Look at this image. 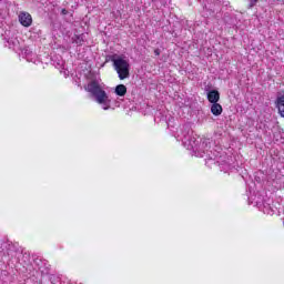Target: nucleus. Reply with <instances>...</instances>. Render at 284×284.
I'll list each match as a JSON object with an SVG mask.
<instances>
[{"mask_svg": "<svg viewBox=\"0 0 284 284\" xmlns=\"http://www.w3.org/2000/svg\"><path fill=\"white\" fill-rule=\"evenodd\" d=\"M22 54L29 63H37V54L30 48H24Z\"/></svg>", "mask_w": 284, "mask_h": 284, "instance_id": "5", "label": "nucleus"}, {"mask_svg": "<svg viewBox=\"0 0 284 284\" xmlns=\"http://www.w3.org/2000/svg\"><path fill=\"white\" fill-rule=\"evenodd\" d=\"M18 18H19V22L24 28H30V26H32V16L30 13L22 11L19 13Z\"/></svg>", "mask_w": 284, "mask_h": 284, "instance_id": "4", "label": "nucleus"}, {"mask_svg": "<svg viewBox=\"0 0 284 284\" xmlns=\"http://www.w3.org/2000/svg\"><path fill=\"white\" fill-rule=\"evenodd\" d=\"M201 148L207 152L210 150V140H203Z\"/></svg>", "mask_w": 284, "mask_h": 284, "instance_id": "11", "label": "nucleus"}, {"mask_svg": "<svg viewBox=\"0 0 284 284\" xmlns=\"http://www.w3.org/2000/svg\"><path fill=\"white\" fill-rule=\"evenodd\" d=\"M84 38H85L84 34L77 36L74 40L77 45H83V42L85 41Z\"/></svg>", "mask_w": 284, "mask_h": 284, "instance_id": "10", "label": "nucleus"}, {"mask_svg": "<svg viewBox=\"0 0 284 284\" xmlns=\"http://www.w3.org/2000/svg\"><path fill=\"white\" fill-rule=\"evenodd\" d=\"M154 54H155V57H159V54H161V50L155 49V50H154Z\"/></svg>", "mask_w": 284, "mask_h": 284, "instance_id": "13", "label": "nucleus"}, {"mask_svg": "<svg viewBox=\"0 0 284 284\" xmlns=\"http://www.w3.org/2000/svg\"><path fill=\"white\" fill-rule=\"evenodd\" d=\"M103 88L104 84L101 79H93L84 87V90L92 94L97 103L102 106V110H110L112 101Z\"/></svg>", "mask_w": 284, "mask_h": 284, "instance_id": "1", "label": "nucleus"}, {"mask_svg": "<svg viewBox=\"0 0 284 284\" xmlns=\"http://www.w3.org/2000/svg\"><path fill=\"white\" fill-rule=\"evenodd\" d=\"M209 161H211V163H216V162H215V161H216V158L210 156Z\"/></svg>", "mask_w": 284, "mask_h": 284, "instance_id": "14", "label": "nucleus"}, {"mask_svg": "<svg viewBox=\"0 0 284 284\" xmlns=\"http://www.w3.org/2000/svg\"><path fill=\"white\" fill-rule=\"evenodd\" d=\"M180 139L187 150H199V139L192 138V131L190 129H187V132L182 133Z\"/></svg>", "mask_w": 284, "mask_h": 284, "instance_id": "3", "label": "nucleus"}, {"mask_svg": "<svg viewBox=\"0 0 284 284\" xmlns=\"http://www.w3.org/2000/svg\"><path fill=\"white\" fill-rule=\"evenodd\" d=\"M114 94H116V97H125V94H128V87L118 84L114 89Z\"/></svg>", "mask_w": 284, "mask_h": 284, "instance_id": "7", "label": "nucleus"}, {"mask_svg": "<svg viewBox=\"0 0 284 284\" xmlns=\"http://www.w3.org/2000/svg\"><path fill=\"white\" fill-rule=\"evenodd\" d=\"M276 108L278 110L280 115L284 119V94L277 98Z\"/></svg>", "mask_w": 284, "mask_h": 284, "instance_id": "9", "label": "nucleus"}, {"mask_svg": "<svg viewBox=\"0 0 284 284\" xmlns=\"http://www.w3.org/2000/svg\"><path fill=\"white\" fill-rule=\"evenodd\" d=\"M112 62H113V68L115 72H118V77L120 81H123L130 78V62H128V60L121 57H118V58H114Z\"/></svg>", "mask_w": 284, "mask_h": 284, "instance_id": "2", "label": "nucleus"}, {"mask_svg": "<svg viewBox=\"0 0 284 284\" xmlns=\"http://www.w3.org/2000/svg\"><path fill=\"white\" fill-rule=\"evenodd\" d=\"M221 170H232V165L230 164H221Z\"/></svg>", "mask_w": 284, "mask_h": 284, "instance_id": "12", "label": "nucleus"}, {"mask_svg": "<svg viewBox=\"0 0 284 284\" xmlns=\"http://www.w3.org/2000/svg\"><path fill=\"white\" fill-rule=\"evenodd\" d=\"M221 99V94L216 90H212L207 92V100L210 103H219V100Z\"/></svg>", "mask_w": 284, "mask_h": 284, "instance_id": "6", "label": "nucleus"}, {"mask_svg": "<svg viewBox=\"0 0 284 284\" xmlns=\"http://www.w3.org/2000/svg\"><path fill=\"white\" fill-rule=\"evenodd\" d=\"M211 112L214 114V116H221V114H223V106L215 102L211 105Z\"/></svg>", "mask_w": 284, "mask_h": 284, "instance_id": "8", "label": "nucleus"}, {"mask_svg": "<svg viewBox=\"0 0 284 284\" xmlns=\"http://www.w3.org/2000/svg\"><path fill=\"white\" fill-rule=\"evenodd\" d=\"M253 3H256L258 0H251Z\"/></svg>", "mask_w": 284, "mask_h": 284, "instance_id": "15", "label": "nucleus"}]
</instances>
